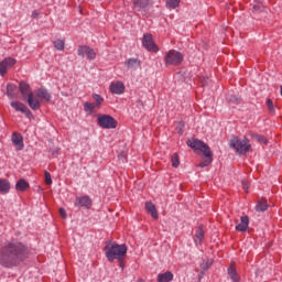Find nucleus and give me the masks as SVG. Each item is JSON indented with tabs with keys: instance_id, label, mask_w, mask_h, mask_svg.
Wrapping results in <instances>:
<instances>
[{
	"instance_id": "nucleus-9",
	"label": "nucleus",
	"mask_w": 282,
	"mask_h": 282,
	"mask_svg": "<svg viewBox=\"0 0 282 282\" xmlns=\"http://www.w3.org/2000/svg\"><path fill=\"white\" fill-rule=\"evenodd\" d=\"M77 54L78 56H82V58H85L86 55L89 61H94V58H96V52L89 46H79Z\"/></svg>"
},
{
	"instance_id": "nucleus-1",
	"label": "nucleus",
	"mask_w": 282,
	"mask_h": 282,
	"mask_svg": "<svg viewBox=\"0 0 282 282\" xmlns=\"http://www.w3.org/2000/svg\"><path fill=\"white\" fill-rule=\"evenodd\" d=\"M28 259V249L21 242H7L0 248V265L14 268Z\"/></svg>"
},
{
	"instance_id": "nucleus-38",
	"label": "nucleus",
	"mask_w": 282,
	"mask_h": 282,
	"mask_svg": "<svg viewBox=\"0 0 282 282\" xmlns=\"http://www.w3.org/2000/svg\"><path fill=\"white\" fill-rule=\"evenodd\" d=\"M118 159L121 160L122 162H124V160H127V154H124V152H122L121 154L118 155Z\"/></svg>"
},
{
	"instance_id": "nucleus-3",
	"label": "nucleus",
	"mask_w": 282,
	"mask_h": 282,
	"mask_svg": "<svg viewBox=\"0 0 282 282\" xmlns=\"http://www.w3.org/2000/svg\"><path fill=\"white\" fill-rule=\"evenodd\" d=\"M187 147L191 149H194V151H200L203 155H205V160L199 163L200 169H206L212 162H213V152L210 151V147L206 144L204 141H200L198 139H189L187 140Z\"/></svg>"
},
{
	"instance_id": "nucleus-41",
	"label": "nucleus",
	"mask_w": 282,
	"mask_h": 282,
	"mask_svg": "<svg viewBox=\"0 0 282 282\" xmlns=\"http://www.w3.org/2000/svg\"><path fill=\"white\" fill-rule=\"evenodd\" d=\"M253 10L257 12V10H259V6L258 4L253 6Z\"/></svg>"
},
{
	"instance_id": "nucleus-29",
	"label": "nucleus",
	"mask_w": 282,
	"mask_h": 282,
	"mask_svg": "<svg viewBox=\"0 0 282 282\" xmlns=\"http://www.w3.org/2000/svg\"><path fill=\"white\" fill-rule=\"evenodd\" d=\"M228 274H229L231 281H234V282L239 281V275L237 274V270H235V268L229 267L228 268Z\"/></svg>"
},
{
	"instance_id": "nucleus-8",
	"label": "nucleus",
	"mask_w": 282,
	"mask_h": 282,
	"mask_svg": "<svg viewBox=\"0 0 282 282\" xmlns=\"http://www.w3.org/2000/svg\"><path fill=\"white\" fill-rule=\"evenodd\" d=\"M17 65V59L12 57H6L3 61L0 62V76H6L8 69L14 67Z\"/></svg>"
},
{
	"instance_id": "nucleus-2",
	"label": "nucleus",
	"mask_w": 282,
	"mask_h": 282,
	"mask_svg": "<svg viewBox=\"0 0 282 282\" xmlns=\"http://www.w3.org/2000/svg\"><path fill=\"white\" fill-rule=\"evenodd\" d=\"M127 245H118L117 242H108L105 247L106 258L110 263L113 261H124V257H127Z\"/></svg>"
},
{
	"instance_id": "nucleus-20",
	"label": "nucleus",
	"mask_w": 282,
	"mask_h": 282,
	"mask_svg": "<svg viewBox=\"0 0 282 282\" xmlns=\"http://www.w3.org/2000/svg\"><path fill=\"white\" fill-rule=\"evenodd\" d=\"M10 188H11L10 181L6 178H0V193L6 195V193H10Z\"/></svg>"
},
{
	"instance_id": "nucleus-19",
	"label": "nucleus",
	"mask_w": 282,
	"mask_h": 282,
	"mask_svg": "<svg viewBox=\"0 0 282 282\" xmlns=\"http://www.w3.org/2000/svg\"><path fill=\"white\" fill-rule=\"evenodd\" d=\"M36 96L37 98L46 100V102H50V100H52V95H50V93L45 88H40L36 93Z\"/></svg>"
},
{
	"instance_id": "nucleus-23",
	"label": "nucleus",
	"mask_w": 282,
	"mask_h": 282,
	"mask_svg": "<svg viewBox=\"0 0 282 282\" xmlns=\"http://www.w3.org/2000/svg\"><path fill=\"white\" fill-rule=\"evenodd\" d=\"M126 66L128 69H138V67H140V62L139 59L130 58L126 62Z\"/></svg>"
},
{
	"instance_id": "nucleus-5",
	"label": "nucleus",
	"mask_w": 282,
	"mask_h": 282,
	"mask_svg": "<svg viewBox=\"0 0 282 282\" xmlns=\"http://www.w3.org/2000/svg\"><path fill=\"white\" fill-rule=\"evenodd\" d=\"M164 62L165 65H182V63L184 62V55L178 51L171 50L165 54Z\"/></svg>"
},
{
	"instance_id": "nucleus-37",
	"label": "nucleus",
	"mask_w": 282,
	"mask_h": 282,
	"mask_svg": "<svg viewBox=\"0 0 282 282\" xmlns=\"http://www.w3.org/2000/svg\"><path fill=\"white\" fill-rule=\"evenodd\" d=\"M59 215L63 217V219H67V213L65 212V208H59Z\"/></svg>"
},
{
	"instance_id": "nucleus-40",
	"label": "nucleus",
	"mask_w": 282,
	"mask_h": 282,
	"mask_svg": "<svg viewBox=\"0 0 282 282\" xmlns=\"http://www.w3.org/2000/svg\"><path fill=\"white\" fill-rule=\"evenodd\" d=\"M33 19H36L39 17V11L34 10L31 15Z\"/></svg>"
},
{
	"instance_id": "nucleus-15",
	"label": "nucleus",
	"mask_w": 282,
	"mask_h": 282,
	"mask_svg": "<svg viewBox=\"0 0 282 282\" xmlns=\"http://www.w3.org/2000/svg\"><path fill=\"white\" fill-rule=\"evenodd\" d=\"M250 226V218L248 216H241L240 224L236 226V230L239 232H246Z\"/></svg>"
},
{
	"instance_id": "nucleus-32",
	"label": "nucleus",
	"mask_w": 282,
	"mask_h": 282,
	"mask_svg": "<svg viewBox=\"0 0 282 282\" xmlns=\"http://www.w3.org/2000/svg\"><path fill=\"white\" fill-rule=\"evenodd\" d=\"M252 138L256 140V142H260V144H268V139H265L263 135L253 134Z\"/></svg>"
},
{
	"instance_id": "nucleus-30",
	"label": "nucleus",
	"mask_w": 282,
	"mask_h": 282,
	"mask_svg": "<svg viewBox=\"0 0 282 282\" xmlns=\"http://www.w3.org/2000/svg\"><path fill=\"white\" fill-rule=\"evenodd\" d=\"M93 98L95 100V105L100 109V105H102V102H105V98H102V96H100L98 94H94Z\"/></svg>"
},
{
	"instance_id": "nucleus-10",
	"label": "nucleus",
	"mask_w": 282,
	"mask_h": 282,
	"mask_svg": "<svg viewBox=\"0 0 282 282\" xmlns=\"http://www.w3.org/2000/svg\"><path fill=\"white\" fill-rule=\"evenodd\" d=\"M11 107L14 110L20 111V113H23L24 116H26V118H30V116L32 115V111H30V108H28V106H25L21 101H11Z\"/></svg>"
},
{
	"instance_id": "nucleus-31",
	"label": "nucleus",
	"mask_w": 282,
	"mask_h": 282,
	"mask_svg": "<svg viewBox=\"0 0 282 282\" xmlns=\"http://www.w3.org/2000/svg\"><path fill=\"white\" fill-rule=\"evenodd\" d=\"M180 1L181 0H167L166 1V6L167 8H170L171 10H175V8H177L180 6Z\"/></svg>"
},
{
	"instance_id": "nucleus-24",
	"label": "nucleus",
	"mask_w": 282,
	"mask_h": 282,
	"mask_svg": "<svg viewBox=\"0 0 282 282\" xmlns=\"http://www.w3.org/2000/svg\"><path fill=\"white\" fill-rule=\"evenodd\" d=\"M95 109H99L98 106L96 105V102H85L84 104V110L87 112V113H94V110Z\"/></svg>"
},
{
	"instance_id": "nucleus-17",
	"label": "nucleus",
	"mask_w": 282,
	"mask_h": 282,
	"mask_svg": "<svg viewBox=\"0 0 282 282\" xmlns=\"http://www.w3.org/2000/svg\"><path fill=\"white\" fill-rule=\"evenodd\" d=\"M145 210L153 219H158V209L155 208V205L151 202L145 203Z\"/></svg>"
},
{
	"instance_id": "nucleus-26",
	"label": "nucleus",
	"mask_w": 282,
	"mask_h": 282,
	"mask_svg": "<svg viewBox=\"0 0 282 282\" xmlns=\"http://www.w3.org/2000/svg\"><path fill=\"white\" fill-rule=\"evenodd\" d=\"M53 45L57 52H64L65 51V41L64 40H55L53 42Z\"/></svg>"
},
{
	"instance_id": "nucleus-39",
	"label": "nucleus",
	"mask_w": 282,
	"mask_h": 282,
	"mask_svg": "<svg viewBox=\"0 0 282 282\" xmlns=\"http://www.w3.org/2000/svg\"><path fill=\"white\" fill-rule=\"evenodd\" d=\"M242 188L243 191H248L249 188L248 183H246V181H242Z\"/></svg>"
},
{
	"instance_id": "nucleus-25",
	"label": "nucleus",
	"mask_w": 282,
	"mask_h": 282,
	"mask_svg": "<svg viewBox=\"0 0 282 282\" xmlns=\"http://www.w3.org/2000/svg\"><path fill=\"white\" fill-rule=\"evenodd\" d=\"M257 213H265L268 210V202L265 200H259L256 205Z\"/></svg>"
},
{
	"instance_id": "nucleus-16",
	"label": "nucleus",
	"mask_w": 282,
	"mask_h": 282,
	"mask_svg": "<svg viewBox=\"0 0 282 282\" xmlns=\"http://www.w3.org/2000/svg\"><path fill=\"white\" fill-rule=\"evenodd\" d=\"M12 142L14 144V147H17V151H23V135L14 132L12 134Z\"/></svg>"
},
{
	"instance_id": "nucleus-13",
	"label": "nucleus",
	"mask_w": 282,
	"mask_h": 282,
	"mask_svg": "<svg viewBox=\"0 0 282 282\" xmlns=\"http://www.w3.org/2000/svg\"><path fill=\"white\" fill-rule=\"evenodd\" d=\"M26 102L33 111L41 109V100H39V96H34V94L26 98Z\"/></svg>"
},
{
	"instance_id": "nucleus-7",
	"label": "nucleus",
	"mask_w": 282,
	"mask_h": 282,
	"mask_svg": "<svg viewBox=\"0 0 282 282\" xmlns=\"http://www.w3.org/2000/svg\"><path fill=\"white\" fill-rule=\"evenodd\" d=\"M142 45L148 50V52H160V47L155 45V42L153 41V35L145 33L142 39Z\"/></svg>"
},
{
	"instance_id": "nucleus-21",
	"label": "nucleus",
	"mask_w": 282,
	"mask_h": 282,
	"mask_svg": "<svg viewBox=\"0 0 282 282\" xmlns=\"http://www.w3.org/2000/svg\"><path fill=\"white\" fill-rule=\"evenodd\" d=\"M159 282H171L173 281V273L171 271H166L165 273H160L158 275Z\"/></svg>"
},
{
	"instance_id": "nucleus-36",
	"label": "nucleus",
	"mask_w": 282,
	"mask_h": 282,
	"mask_svg": "<svg viewBox=\"0 0 282 282\" xmlns=\"http://www.w3.org/2000/svg\"><path fill=\"white\" fill-rule=\"evenodd\" d=\"M213 265V260H208L207 262L202 264L203 270H208Z\"/></svg>"
},
{
	"instance_id": "nucleus-27",
	"label": "nucleus",
	"mask_w": 282,
	"mask_h": 282,
	"mask_svg": "<svg viewBox=\"0 0 282 282\" xmlns=\"http://www.w3.org/2000/svg\"><path fill=\"white\" fill-rule=\"evenodd\" d=\"M14 91H17V86L14 84H8L7 85L8 98H14Z\"/></svg>"
},
{
	"instance_id": "nucleus-14",
	"label": "nucleus",
	"mask_w": 282,
	"mask_h": 282,
	"mask_svg": "<svg viewBox=\"0 0 282 282\" xmlns=\"http://www.w3.org/2000/svg\"><path fill=\"white\" fill-rule=\"evenodd\" d=\"M75 206H80L82 208H91V198H89V196L77 197L75 200Z\"/></svg>"
},
{
	"instance_id": "nucleus-42",
	"label": "nucleus",
	"mask_w": 282,
	"mask_h": 282,
	"mask_svg": "<svg viewBox=\"0 0 282 282\" xmlns=\"http://www.w3.org/2000/svg\"><path fill=\"white\" fill-rule=\"evenodd\" d=\"M120 268H124V265L122 264V262H120Z\"/></svg>"
},
{
	"instance_id": "nucleus-22",
	"label": "nucleus",
	"mask_w": 282,
	"mask_h": 282,
	"mask_svg": "<svg viewBox=\"0 0 282 282\" xmlns=\"http://www.w3.org/2000/svg\"><path fill=\"white\" fill-rule=\"evenodd\" d=\"M151 0H133L134 9L140 11L144 10Z\"/></svg>"
},
{
	"instance_id": "nucleus-12",
	"label": "nucleus",
	"mask_w": 282,
	"mask_h": 282,
	"mask_svg": "<svg viewBox=\"0 0 282 282\" xmlns=\"http://www.w3.org/2000/svg\"><path fill=\"white\" fill-rule=\"evenodd\" d=\"M20 93L22 95V98L26 100V98H30L34 93H32V89L30 88V84L25 82H21L19 86Z\"/></svg>"
},
{
	"instance_id": "nucleus-33",
	"label": "nucleus",
	"mask_w": 282,
	"mask_h": 282,
	"mask_svg": "<svg viewBox=\"0 0 282 282\" xmlns=\"http://www.w3.org/2000/svg\"><path fill=\"white\" fill-rule=\"evenodd\" d=\"M171 162L174 169H177L180 166V156L177 155V153H174L172 155Z\"/></svg>"
},
{
	"instance_id": "nucleus-35",
	"label": "nucleus",
	"mask_w": 282,
	"mask_h": 282,
	"mask_svg": "<svg viewBox=\"0 0 282 282\" xmlns=\"http://www.w3.org/2000/svg\"><path fill=\"white\" fill-rule=\"evenodd\" d=\"M45 184H47V186L52 185V175L50 172H45Z\"/></svg>"
},
{
	"instance_id": "nucleus-34",
	"label": "nucleus",
	"mask_w": 282,
	"mask_h": 282,
	"mask_svg": "<svg viewBox=\"0 0 282 282\" xmlns=\"http://www.w3.org/2000/svg\"><path fill=\"white\" fill-rule=\"evenodd\" d=\"M267 107L270 113H274L275 109H274V102H272V99L267 100Z\"/></svg>"
},
{
	"instance_id": "nucleus-18",
	"label": "nucleus",
	"mask_w": 282,
	"mask_h": 282,
	"mask_svg": "<svg viewBox=\"0 0 282 282\" xmlns=\"http://www.w3.org/2000/svg\"><path fill=\"white\" fill-rule=\"evenodd\" d=\"M30 188V183L24 178H20L15 184V189L20 191L21 193L28 191Z\"/></svg>"
},
{
	"instance_id": "nucleus-4",
	"label": "nucleus",
	"mask_w": 282,
	"mask_h": 282,
	"mask_svg": "<svg viewBox=\"0 0 282 282\" xmlns=\"http://www.w3.org/2000/svg\"><path fill=\"white\" fill-rule=\"evenodd\" d=\"M229 144L232 149H235L236 153H248V151H250V149L252 148V145H250V140H248L247 138L245 139H239L237 137H234L230 141Z\"/></svg>"
},
{
	"instance_id": "nucleus-28",
	"label": "nucleus",
	"mask_w": 282,
	"mask_h": 282,
	"mask_svg": "<svg viewBox=\"0 0 282 282\" xmlns=\"http://www.w3.org/2000/svg\"><path fill=\"white\" fill-rule=\"evenodd\" d=\"M195 243H202L204 241V229L198 228L196 234H195Z\"/></svg>"
},
{
	"instance_id": "nucleus-11",
	"label": "nucleus",
	"mask_w": 282,
	"mask_h": 282,
	"mask_svg": "<svg viewBox=\"0 0 282 282\" xmlns=\"http://www.w3.org/2000/svg\"><path fill=\"white\" fill-rule=\"evenodd\" d=\"M124 83L122 82H115L110 84L111 94H116L117 96H121V94H124Z\"/></svg>"
},
{
	"instance_id": "nucleus-6",
	"label": "nucleus",
	"mask_w": 282,
	"mask_h": 282,
	"mask_svg": "<svg viewBox=\"0 0 282 282\" xmlns=\"http://www.w3.org/2000/svg\"><path fill=\"white\" fill-rule=\"evenodd\" d=\"M97 124H99L101 129H116L118 127V121L109 115H101L97 118Z\"/></svg>"
}]
</instances>
